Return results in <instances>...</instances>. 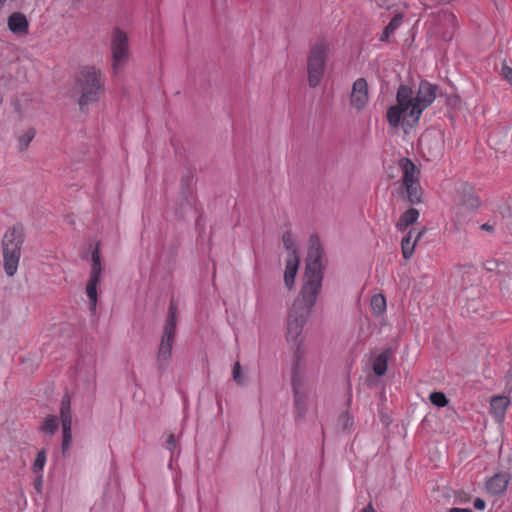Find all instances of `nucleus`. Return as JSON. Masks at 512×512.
<instances>
[{"label":"nucleus","instance_id":"1","mask_svg":"<svg viewBox=\"0 0 512 512\" xmlns=\"http://www.w3.org/2000/svg\"><path fill=\"white\" fill-rule=\"evenodd\" d=\"M438 87L427 81H421L417 92L407 85H400L396 92L395 105L388 108L386 118L391 128L414 127L420 120L422 112L435 100Z\"/></svg>","mask_w":512,"mask_h":512},{"label":"nucleus","instance_id":"2","mask_svg":"<svg viewBox=\"0 0 512 512\" xmlns=\"http://www.w3.org/2000/svg\"><path fill=\"white\" fill-rule=\"evenodd\" d=\"M74 92L78 95L81 112H87L88 106L99 101L104 92V75L95 66H84L80 69L74 84Z\"/></svg>","mask_w":512,"mask_h":512},{"label":"nucleus","instance_id":"3","mask_svg":"<svg viewBox=\"0 0 512 512\" xmlns=\"http://www.w3.org/2000/svg\"><path fill=\"white\" fill-rule=\"evenodd\" d=\"M23 242L24 230L21 225L10 227L3 236V261L8 276H13L17 271Z\"/></svg>","mask_w":512,"mask_h":512},{"label":"nucleus","instance_id":"4","mask_svg":"<svg viewBox=\"0 0 512 512\" xmlns=\"http://www.w3.org/2000/svg\"><path fill=\"white\" fill-rule=\"evenodd\" d=\"M330 51L331 45L325 39H319L311 45L307 55V75L310 87H317L321 83Z\"/></svg>","mask_w":512,"mask_h":512},{"label":"nucleus","instance_id":"5","mask_svg":"<svg viewBox=\"0 0 512 512\" xmlns=\"http://www.w3.org/2000/svg\"><path fill=\"white\" fill-rule=\"evenodd\" d=\"M398 165L402 172V190L408 203L415 205L423 202V190L419 183V171L409 158H401Z\"/></svg>","mask_w":512,"mask_h":512},{"label":"nucleus","instance_id":"6","mask_svg":"<svg viewBox=\"0 0 512 512\" xmlns=\"http://www.w3.org/2000/svg\"><path fill=\"white\" fill-rule=\"evenodd\" d=\"M177 311L171 305L168 310L167 319L164 324L162 337L157 352V364L159 369H165L172 357V348L176 334Z\"/></svg>","mask_w":512,"mask_h":512},{"label":"nucleus","instance_id":"7","mask_svg":"<svg viewBox=\"0 0 512 512\" xmlns=\"http://www.w3.org/2000/svg\"><path fill=\"white\" fill-rule=\"evenodd\" d=\"M110 52L112 73L118 75L124 69L130 57L128 36L119 28L112 31Z\"/></svg>","mask_w":512,"mask_h":512},{"label":"nucleus","instance_id":"8","mask_svg":"<svg viewBox=\"0 0 512 512\" xmlns=\"http://www.w3.org/2000/svg\"><path fill=\"white\" fill-rule=\"evenodd\" d=\"M322 280L323 276L304 274L300 295L292 305L312 313L322 289Z\"/></svg>","mask_w":512,"mask_h":512},{"label":"nucleus","instance_id":"9","mask_svg":"<svg viewBox=\"0 0 512 512\" xmlns=\"http://www.w3.org/2000/svg\"><path fill=\"white\" fill-rule=\"evenodd\" d=\"M311 312L301 309L299 306H291L287 317L286 340L289 345L305 343L302 337L304 326Z\"/></svg>","mask_w":512,"mask_h":512},{"label":"nucleus","instance_id":"10","mask_svg":"<svg viewBox=\"0 0 512 512\" xmlns=\"http://www.w3.org/2000/svg\"><path fill=\"white\" fill-rule=\"evenodd\" d=\"M102 274V264L98 247H96L91 255V270L89 279L86 283V294L89 299V309L92 313L96 312L98 293L97 286L100 283Z\"/></svg>","mask_w":512,"mask_h":512},{"label":"nucleus","instance_id":"11","mask_svg":"<svg viewBox=\"0 0 512 512\" xmlns=\"http://www.w3.org/2000/svg\"><path fill=\"white\" fill-rule=\"evenodd\" d=\"M480 206L479 198L471 188L465 187L453 211L455 215V225L458 227L467 221V216L475 212Z\"/></svg>","mask_w":512,"mask_h":512},{"label":"nucleus","instance_id":"12","mask_svg":"<svg viewBox=\"0 0 512 512\" xmlns=\"http://www.w3.org/2000/svg\"><path fill=\"white\" fill-rule=\"evenodd\" d=\"M291 382H307V348L305 343L290 345Z\"/></svg>","mask_w":512,"mask_h":512},{"label":"nucleus","instance_id":"13","mask_svg":"<svg viewBox=\"0 0 512 512\" xmlns=\"http://www.w3.org/2000/svg\"><path fill=\"white\" fill-rule=\"evenodd\" d=\"M322 248L317 237L310 238V245L306 258L305 273L309 275L323 276Z\"/></svg>","mask_w":512,"mask_h":512},{"label":"nucleus","instance_id":"14","mask_svg":"<svg viewBox=\"0 0 512 512\" xmlns=\"http://www.w3.org/2000/svg\"><path fill=\"white\" fill-rule=\"evenodd\" d=\"M369 101L368 83L364 78H358L352 86L350 102L353 108L360 111Z\"/></svg>","mask_w":512,"mask_h":512},{"label":"nucleus","instance_id":"15","mask_svg":"<svg viewBox=\"0 0 512 512\" xmlns=\"http://www.w3.org/2000/svg\"><path fill=\"white\" fill-rule=\"evenodd\" d=\"M294 391V402L299 417H304L307 411V396L308 388L307 382H292Z\"/></svg>","mask_w":512,"mask_h":512},{"label":"nucleus","instance_id":"16","mask_svg":"<svg viewBox=\"0 0 512 512\" xmlns=\"http://www.w3.org/2000/svg\"><path fill=\"white\" fill-rule=\"evenodd\" d=\"M425 231V228L419 230L418 232L415 230H410L407 235L403 237L401 241V250L405 259L411 258L417 242L422 238Z\"/></svg>","mask_w":512,"mask_h":512},{"label":"nucleus","instance_id":"17","mask_svg":"<svg viewBox=\"0 0 512 512\" xmlns=\"http://www.w3.org/2000/svg\"><path fill=\"white\" fill-rule=\"evenodd\" d=\"M299 256L288 255L286 259L285 271H284V283L288 290H292L295 286V278L299 268Z\"/></svg>","mask_w":512,"mask_h":512},{"label":"nucleus","instance_id":"18","mask_svg":"<svg viewBox=\"0 0 512 512\" xmlns=\"http://www.w3.org/2000/svg\"><path fill=\"white\" fill-rule=\"evenodd\" d=\"M510 405V399L507 396H494L490 401V411L497 422L504 420L506 410Z\"/></svg>","mask_w":512,"mask_h":512},{"label":"nucleus","instance_id":"19","mask_svg":"<svg viewBox=\"0 0 512 512\" xmlns=\"http://www.w3.org/2000/svg\"><path fill=\"white\" fill-rule=\"evenodd\" d=\"M8 28L14 34L26 35L29 29L26 16L20 12L12 13L8 18Z\"/></svg>","mask_w":512,"mask_h":512},{"label":"nucleus","instance_id":"20","mask_svg":"<svg viewBox=\"0 0 512 512\" xmlns=\"http://www.w3.org/2000/svg\"><path fill=\"white\" fill-rule=\"evenodd\" d=\"M510 477L506 473H499L492 476L486 483V488L491 494H499L505 491Z\"/></svg>","mask_w":512,"mask_h":512},{"label":"nucleus","instance_id":"21","mask_svg":"<svg viewBox=\"0 0 512 512\" xmlns=\"http://www.w3.org/2000/svg\"><path fill=\"white\" fill-rule=\"evenodd\" d=\"M419 215L420 213L416 208H409L406 210L395 224L397 231L403 232L409 226L415 224L419 218Z\"/></svg>","mask_w":512,"mask_h":512},{"label":"nucleus","instance_id":"22","mask_svg":"<svg viewBox=\"0 0 512 512\" xmlns=\"http://www.w3.org/2000/svg\"><path fill=\"white\" fill-rule=\"evenodd\" d=\"M437 21L440 25L446 28V31L442 34L443 38L450 39L452 34L450 31H448V29H453L456 25V17L454 14H452L450 11L443 10L439 13Z\"/></svg>","mask_w":512,"mask_h":512},{"label":"nucleus","instance_id":"23","mask_svg":"<svg viewBox=\"0 0 512 512\" xmlns=\"http://www.w3.org/2000/svg\"><path fill=\"white\" fill-rule=\"evenodd\" d=\"M60 419H61L62 427H71L72 426L71 401H70V398L68 395H65L61 401Z\"/></svg>","mask_w":512,"mask_h":512},{"label":"nucleus","instance_id":"24","mask_svg":"<svg viewBox=\"0 0 512 512\" xmlns=\"http://www.w3.org/2000/svg\"><path fill=\"white\" fill-rule=\"evenodd\" d=\"M390 356V350L387 349L380 353L373 361V371L377 376H383L387 371V362Z\"/></svg>","mask_w":512,"mask_h":512},{"label":"nucleus","instance_id":"25","mask_svg":"<svg viewBox=\"0 0 512 512\" xmlns=\"http://www.w3.org/2000/svg\"><path fill=\"white\" fill-rule=\"evenodd\" d=\"M372 312L379 316L382 315L386 310V299L382 294H376L371 299Z\"/></svg>","mask_w":512,"mask_h":512},{"label":"nucleus","instance_id":"26","mask_svg":"<svg viewBox=\"0 0 512 512\" xmlns=\"http://www.w3.org/2000/svg\"><path fill=\"white\" fill-rule=\"evenodd\" d=\"M401 23H402V16L398 14L386 26V28L383 31L382 36L380 37V40L387 41L389 39V37L394 33V31L400 27Z\"/></svg>","mask_w":512,"mask_h":512},{"label":"nucleus","instance_id":"27","mask_svg":"<svg viewBox=\"0 0 512 512\" xmlns=\"http://www.w3.org/2000/svg\"><path fill=\"white\" fill-rule=\"evenodd\" d=\"M282 241L285 249L289 252L288 255H298L294 241L293 234L289 231L285 232L282 236Z\"/></svg>","mask_w":512,"mask_h":512},{"label":"nucleus","instance_id":"28","mask_svg":"<svg viewBox=\"0 0 512 512\" xmlns=\"http://www.w3.org/2000/svg\"><path fill=\"white\" fill-rule=\"evenodd\" d=\"M58 429V424L55 416L49 415L41 426V431L53 435Z\"/></svg>","mask_w":512,"mask_h":512},{"label":"nucleus","instance_id":"29","mask_svg":"<svg viewBox=\"0 0 512 512\" xmlns=\"http://www.w3.org/2000/svg\"><path fill=\"white\" fill-rule=\"evenodd\" d=\"M35 137V130L34 129H28L26 132H24L22 135L18 137V143H19V149L20 151H24L27 149L33 138Z\"/></svg>","mask_w":512,"mask_h":512},{"label":"nucleus","instance_id":"30","mask_svg":"<svg viewBox=\"0 0 512 512\" xmlns=\"http://www.w3.org/2000/svg\"><path fill=\"white\" fill-rule=\"evenodd\" d=\"M45 463H46V452H45V450L42 449L37 453L36 459L32 465L33 472L41 473L44 468Z\"/></svg>","mask_w":512,"mask_h":512},{"label":"nucleus","instance_id":"31","mask_svg":"<svg viewBox=\"0 0 512 512\" xmlns=\"http://www.w3.org/2000/svg\"><path fill=\"white\" fill-rule=\"evenodd\" d=\"M429 399L432 404L437 407H444L448 404V400L444 393L442 392H433L430 394Z\"/></svg>","mask_w":512,"mask_h":512},{"label":"nucleus","instance_id":"32","mask_svg":"<svg viewBox=\"0 0 512 512\" xmlns=\"http://www.w3.org/2000/svg\"><path fill=\"white\" fill-rule=\"evenodd\" d=\"M63 430V441H62V453L66 454L72 442L71 427H62Z\"/></svg>","mask_w":512,"mask_h":512},{"label":"nucleus","instance_id":"33","mask_svg":"<svg viewBox=\"0 0 512 512\" xmlns=\"http://www.w3.org/2000/svg\"><path fill=\"white\" fill-rule=\"evenodd\" d=\"M232 377H233V380L239 384V385H243L244 384V377L242 375V371H241V365L239 362H236L233 366V370H232Z\"/></svg>","mask_w":512,"mask_h":512},{"label":"nucleus","instance_id":"34","mask_svg":"<svg viewBox=\"0 0 512 512\" xmlns=\"http://www.w3.org/2000/svg\"><path fill=\"white\" fill-rule=\"evenodd\" d=\"M501 73L502 75L504 76V78L510 83L512 84V68L507 66V65H503L502 69H501Z\"/></svg>","mask_w":512,"mask_h":512},{"label":"nucleus","instance_id":"35","mask_svg":"<svg viewBox=\"0 0 512 512\" xmlns=\"http://www.w3.org/2000/svg\"><path fill=\"white\" fill-rule=\"evenodd\" d=\"M166 448L173 451L176 448V439L173 434H170L166 440Z\"/></svg>","mask_w":512,"mask_h":512},{"label":"nucleus","instance_id":"36","mask_svg":"<svg viewBox=\"0 0 512 512\" xmlns=\"http://www.w3.org/2000/svg\"><path fill=\"white\" fill-rule=\"evenodd\" d=\"M473 506L475 509L477 510H484L485 507H486V503L483 499L481 498H476L473 502Z\"/></svg>","mask_w":512,"mask_h":512},{"label":"nucleus","instance_id":"37","mask_svg":"<svg viewBox=\"0 0 512 512\" xmlns=\"http://www.w3.org/2000/svg\"><path fill=\"white\" fill-rule=\"evenodd\" d=\"M483 266L487 271H493L497 268V262L494 260L486 261Z\"/></svg>","mask_w":512,"mask_h":512},{"label":"nucleus","instance_id":"38","mask_svg":"<svg viewBox=\"0 0 512 512\" xmlns=\"http://www.w3.org/2000/svg\"><path fill=\"white\" fill-rule=\"evenodd\" d=\"M481 229L486 231V232H489V233H492L494 231V227L491 224H488V223L482 224L481 225Z\"/></svg>","mask_w":512,"mask_h":512},{"label":"nucleus","instance_id":"39","mask_svg":"<svg viewBox=\"0 0 512 512\" xmlns=\"http://www.w3.org/2000/svg\"><path fill=\"white\" fill-rule=\"evenodd\" d=\"M340 419L343 421L344 423V428H346L348 425H349V421H350V418L347 414H342Z\"/></svg>","mask_w":512,"mask_h":512},{"label":"nucleus","instance_id":"40","mask_svg":"<svg viewBox=\"0 0 512 512\" xmlns=\"http://www.w3.org/2000/svg\"><path fill=\"white\" fill-rule=\"evenodd\" d=\"M361 512H376L372 503H369L365 508L362 509Z\"/></svg>","mask_w":512,"mask_h":512},{"label":"nucleus","instance_id":"41","mask_svg":"<svg viewBox=\"0 0 512 512\" xmlns=\"http://www.w3.org/2000/svg\"><path fill=\"white\" fill-rule=\"evenodd\" d=\"M421 145L424 147L429 143V135H424L420 140Z\"/></svg>","mask_w":512,"mask_h":512},{"label":"nucleus","instance_id":"42","mask_svg":"<svg viewBox=\"0 0 512 512\" xmlns=\"http://www.w3.org/2000/svg\"><path fill=\"white\" fill-rule=\"evenodd\" d=\"M379 7L389 6L388 0H375Z\"/></svg>","mask_w":512,"mask_h":512},{"label":"nucleus","instance_id":"43","mask_svg":"<svg viewBox=\"0 0 512 512\" xmlns=\"http://www.w3.org/2000/svg\"><path fill=\"white\" fill-rule=\"evenodd\" d=\"M449 512H472L470 509H464V508H452Z\"/></svg>","mask_w":512,"mask_h":512},{"label":"nucleus","instance_id":"44","mask_svg":"<svg viewBox=\"0 0 512 512\" xmlns=\"http://www.w3.org/2000/svg\"><path fill=\"white\" fill-rule=\"evenodd\" d=\"M5 2L6 0H0V6H2Z\"/></svg>","mask_w":512,"mask_h":512}]
</instances>
